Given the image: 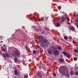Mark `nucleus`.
<instances>
[{
    "mask_svg": "<svg viewBox=\"0 0 78 78\" xmlns=\"http://www.w3.org/2000/svg\"><path fill=\"white\" fill-rule=\"evenodd\" d=\"M66 76H67V77H69V76H70V74H69V73H68V74L66 75Z\"/></svg>",
    "mask_w": 78,
    "mask_h": 78,
    "instance_id": "obj_21",
    "label": "nucleus"
},
{
    "mask_svg": "<svg viewBox=\"0 0 78 78\" xmlns=\"http://www.w3.org/2000/svg\"><path fill=\"white\" fill-rule=\"evenodd\" d=\"M2 51H5V49L4 48H2Z\"/></svg>",
    "mask_w": 78,
    "mask_h": 78,
    "instance_id": "obj_19",
    "label": "nucleus"
},
{
    "mask_svg": "<svg viewBox=\"0 0 78 78\" xmlns=\"http://www.w3.org/2000/svg\"><path fill=\"white\" fill-rule=\"evenodd\" d=\"M73 43L74 44H76L77 42H76L75 41H73Z\"/></svg>",
    "mask_w": 78,
    "mask_h": 78,
    "instance_id": "obj_20",
    "label": "nucleus"
},
{
    "mask_svg": "<svg viewBox=\"0 0 78 78\" xmlns=\"http://www.w3.org/2000/svg\"><path fill=\"white\" fill-rule=\"evenodd\" d=\"M53 76H56V74L55 73H54L53 74Z\"/></svg>",
    "mask_w": 78,
    "mask_h": 78,
    "instance_id": "obj_27",
    "label": "nucleus"
},
{
    "mask_svg": "<svg viewBox=\"0 0 78 78\" xmlns=\"http://www.w3.org/2000/svg\"><path fill=\"white\" fill-rule=\"evenodd\" d=\"M59 60L60 62H64V59H59Z\"/></svg>",
    "mask_w": 78,
    "mask_h": 78,
    "instance_id": "obj_11",
    "label": "nucleus"
},
{
    "mask_svg": "<svg viewBox=\"0 0 78 78\" xmlns=\"http://www.w3.org/2000/svg\"><path fill=\"white\" fill-rule=\"evenodd\" d=\"M74 61H76V60H77V58H76V57L74 58Z\"/></svg>",
    "mask_w": 78,
    "mask_h": 78,
    "instance_id": "obj_23",
    "label": "nucleus"
},
{
    "mask_svg": "<svg viewBox=\"0 0 78 78\" xmlns=\"http://www.w3.org/2000/svg\"><path fill=\"white\" fill-rule=\"evenodd\" d=\"M76 22H78V19H77L76 20Z\"/></svg>",
    "mask_w": 78,
    "mask_h": 78,
    "instance_id": "obj_33",
    "label": "nucleus"
},
{
    "mask_svg": "<svg viewBox=\"0 0 78 78\" xmlns=\"http://www.w3.org/2000/svg\"><path fill=\"white\" fill-rule=\"evenodd\" d=\"M14 72L15 75H16L17 74V70H15L14 71Z\"/></svg>",
    "mask_w": 78,
    "mask_h": 78,
    "instance_id": "obj_15",
    "label": "nucleus"
},
{
    "mask_svg": "<svg viewBox=\"0 0 78 78\" xmlns=\"http://www.w3.org/2000/svg\"><path fill=\"white\" fill-rule=\"evenodd\" d=\"M67 21H68V22H69V21H70V19H69V18H68L67 19Z\"/></svg>",
    "mask_w": 78,
    "mask_h": 78,
    "instance_id": "obj_30",
    "label": "nucleus"
},
{
    "mask_svg": "<svg viewBox=\"0 0 78 78\" xmlns=\"http://www.w3.org/2000/svg\"><path fill=\"white\" fill-rule=\"evenodd\" d=\"M3 46H5V45H4Z\"/></svg>",
    "mask_w": 78,
    "mask_h": 78,
    "instance_id": "obj_37",
    "label": "nucleus"
},
{
    "mask_svg": "<svg viewBox=\"0 0 78 78\" xmlns=\"http://www.w3.org/2000/svg\"><path fill=\"white\" fill-rule=\"evenodd\" d=\"M67 58H68V59H70V58L71 57V55L69 54H67Z\"/></svg>",
    "mask_w": 78,
    "mask_h": 78,
    "instance_id": "obj_10",
    "label": "nucleus"
},
{
    "mask_svg": "<svg viewBox=\"0 0 78 78\" xmlns=\"http://www.w3.org/2000/svg\"><path fill=\"white\" fill-rule=\"evenodd\" d=\"M14 61H15V62H17V58H15L14 59Z\"/></svg>",
    "mask_w": 78,
    "mask_h": 78,
    "instance_id": "obj_25",
    "label": "nucleus"
},
{
    "mask_svg": "<svg viewBox=\"0 0 78 78\" xmlns=\"http://www.w3.org/2000/svg\"><path fill=\"white\" fill-rule=\"evenodd\" d=\"M2 42H3V41H2L1 42V43H2Z\"/></svg>",
    "mask_w": 78,
    "mask_h": 78,
    "instance_id": "obj_34",
    "label": "nucleus"
},
{
    "mask_svg": "<svg viewBox=\"0 0 78 78\" xmlns=\"http://www.w3.org/2000/svg\"><path fill=\"white\" fill-rule=\"evenodd\" d=\"M52 50L54 55H58V54H59V51H58L56 48H54L52 49Z\"/></svg>",
    "mask_w": 78,
    "mask_h": 78,
    "instance_id": "obj_4",
    "label": "nucleus"
},
{
    "mask_svg": "<svg viewBox=\"0 0 78 78\" xmlns=\"http://www.w3.org/2000/svg\"><path fill=\"white\" fill-rule=\"evenodd\" d=\"M62 12V13H63V12Z\"/></svg>",
    "mask_w": 78,
    "mask_h": 78,
    "instance_id": "obj_35",
    "label": "nucleus"
},
{
    "mask_svg": "<svg viewBox=\"0 0 78 78\" xmlns=\"http://www.w3.org/2000/svg\"><path fill=\"white\" fill-rule=\"evenodd\" d=\"M1 40H3V37H2V36H1Z\"/></svg>",
    "mask_w": 78,
    "mask_h": 78,
    "instance_id": "obj_32",
    "label": "nucleus"
},
{
    "mask_svg": "<svg viewBox=\"0 0 78 78\" xmlns=\"http://www.w3.org/2000/svg\"><path fill=\"white\" fill-rule=\"evenodd\" d=\"M48 53L49 54V55L51 54V51L50 50H48Z\"/></svg>",
    "mask_w": 78,
    "mask_h": 78,
    "instance_id": "obj_14",
    "label": "nucleus"
},
{
    "mask_svg": "<svg viewBox=\"0 0 78 78\" xmlns=\"http://www.w3.org/2000/svg\"><path fill=\"white\" fill-rule=\"evenodd\" d=\"M63 54L65 55V56H67V55L68 54V53L67 52H65L63 51Z\"/></svg>",
    "mask_w": 78,
    "mask_h": 78,
    "instance_id": "obj_8",
    "label": "nucleus"
},
{
    "mask_svg": "<svg viewBox=\"0 0 78 78\" xmlns=\"http://www.w3.org/2000/svg\"><path fill=\"white\" fill-rule=\"evenodd\" d=\"M59 71L61 74H63V73H65L66 72H68V69L64 66H61L59 68Z\"/></svg>",
    "mask_w": 78,
    "mask_h": 78,
    "instance_id": "obj_2",
    "label": "nucleus"
},
{
    "mask_svg": "<svg viewBox=\"0 0 78 78\" xmlns=\"http://www.w3.org/2000/svg\"><path fill=\"white\" fill-rule=\"evenodd\" d=\"M66 19V17L62 16L61 17L62 22H63Z\"/></svg>",
    "mask_w": 78,
    "mask_h": 78,
    "instance_id": "obj_6",
    "label": "nucleus"
},
{
    "mask_svg": "<svg viewBox=\"0 0 78 78\" xmlns=\"http://www.w3.org/2000/svg\"><path fill=\"white\" fill-rule=\"evenodd\" d=\"M25 48L26 49H27V48H28V46H27V45H26L25 46Z\"/></svg>",
    "mask_w": 78,
    "mask_h": 78,
    "instance_id": "obj_28",
    "label": "nucleus"
},
{
    "mask_svg": "<svg viewBox=\"0 0 78 78\" xmlns=\"http://www.w3.org/2000/svg\"><path fill=\"white\" fill-rule=\"evenodd\" d=\"M24 78H27L28 77V74H26L24 76Z\"/></svg>",
    "mask_w": 78,
    "mask_h": 78,
    "instance_id": "obj_9",
    "label": "nucleus"
},
{
    "mask_svg": "<svg viewBox=\"0 0 78 78\" xmlns=\"http://www.w3.org/2000/svg\"><path fill=\"white\" fill-rule=\"evenodd\" d=\"M57 48L59 50H61V47L58 46Z\"/></svg>",
    "mask_w": 78,
    "mask_h": 78,
    "instance_id": "obj_12",
    "label": "nucleus"
},
{
    "mask_svg": "<svg viewBox=\"0 0 78 78\" xmlns=\"http://www.w3.org/2000/svg\"><path fill=\"white\" fill-rule=\"evenodd\" d=\"M12 55L13 56H19L20 55L19 51L17 49L14 51L12 53Z\"/></svg>",
    "mask_w": 78,
    "mask_h": 78,
    "instance_id": "obj_3",
    "label": "nucleus"
},
{
    "mask_svg": "<svg viewBox=\"0 0 78 78\" xmlns=\"http://www.w3.org/2000/svg\"><path fill=\"white\" fill-rule=\"evenodd\" d=\"M59 25H60L59 23H57L56 25H55V26L56 27H59Z\"/></svg>",
    "mask_w": 78,
    "mask_h": 78,
    "instance_id": "obj_17",
    "label": "nucleus"
},
{
    "mask_svg": "<svg viewBox=\"0 0 78 78\" xmlns=\"http://www.w3.org/2000/svg\"><path fill=\"white\" fill-rule=\"evenodd\" d=\"M2 56L3 57H4V58H6V57H7V58H8V57L9 56V54L6 53H5V55L4 53H2Z\"/></svg>",
    "mask_w": 78,
    "mask_h": 78,
    "instance_id": "obj_5",
    "label": "nucleus"
},
{
    "mask_svg": "<svg viewBox=\"0 0 78 78\" xmlns=\"http://www.w3.org/2000/svg\"><path fill=\"white\" fill-rule=\"evenodd\" d=\"M64 38L65 39L67 40V39H68V37H67V36H65L64 37Z\"/></svg>",
    "mask_w": 78,
    "mask_h": 78,
    "instance_id": "obj_16",
    "label": "nucleus"
},
{
    "mask_svg": "<svg viewBox=\"0 0 78 78\" xmlns=\"http://www.w3.org/2000/svg\"><path fill=\"white\" fill-rule=\"evenodd\" d=\"M71 29L72 30H75V28L73 27H71Z\"/></svg>",
    "mask_w": 78,
    "mask_h": 78,
    "instance_id": "obj_22",
    "label": "nucleus"
},
{
    "mask_svg": "<svg viewBox=\"0 0 78 78\" xmlns=\"http://www.w3.org/2000/svg\"><path fill=\"white\" fill-rule=\"evenodd\" d=\"M58 10H61V7H60L59 6H58Z\"/></svg>",
    "mask_w": 78,
    "mask_h": 78,
    "instance_id": "obj_26",
    "label": "nucleus"
},
{
    "mask_svg": "<svg viewBox=\"0 0 78 78\" xmlns=\"http://www.w3.org/2000/svg\"><path fill=\"white\" fill-rule=\"evenodd\" d=\"M73 71H71L70 72V74H71V75H73Z\"/></svg>",
    "mask_w": 78,
    "mask_h": 78,
    "instance_id": "obj_24",
    "label": "nucleus"
},
{
    "mask_svg": "<svg viewBox=\"0 0 78 78\" xmlns=\"http://www.w3.org/2000/svg\"><path fill=\"white\" fill-rule=\"evenodd\" d=\"M74 51L75 53H78V50L77 49H74Z\"/></svg>",
    "mask_w": 78,
    "mask_h": 78,
    "instance_id": "obj_13",
    "label": "nucleus"
},
{
    "mask_svg": "<svg viewBox=\"0 0 78 78\" xmlns=\"http://www.w3.org/2000/svg\"><path fill=\"white\" fill-rule=\"evenodd\" d=\"M76 26L78 28V24L76 23Z\"/></svg>",
    "mask_w": 78,
    "mask_h": 78,
    "instance_id": "obj_31",
    "label": "nucleus"
},
{
    "mask_svg": "<svg viewBox=\"0 0 78 78\" xmlns=\"http://www.w3.org/2000/svg\"><path fill=\"white\" fill-rule=\"evenodd\" d=\"M75 74L76 75H78V73L77 72H76L75 73Z\"/></svg>",
    "mask_w": 78,
    "mask_h": 78,
    "instance_id": "obj_29",
    "label": "nucleus"
},
{
    "mask_svg": "<svg viewBox=\"0 0 78 78\" xmlns=\"http://www.w3.org/2000/svg\"><path fill=\"white\" fill-rule=\"evenodd\" d=\"M41 66H39V67H40V68H41Z\"/></svg>",
    "mask_w": 78,
    "mask_h": 78,
    "instance_id": "obj_36",
    "label": "nucleus"
},
{
    "mask_svg": "<svg viewBox=\"0 0 78 78\" xmlns=\"http://www.w3.org/2000/svg\"><path fill=\"white\" fill-rule=\"evenodd\" d=\"M44 38L42 36H39L38 41H36L35 42L37 44H39V42L41 46L42 47H45L47 44V40H44Z\"/></svg>",
    "mask_w": 78,
    "mask_h": 78,
    "instance_id": "obj_1",
    "label": "nucleus"
},
{
    "mask_svg": "<svg viewBox=\"0 0 78 78\" xmlns=\"http://www.w3.org/2000/svg\"><path fill=\"white\" fill-rule=\"evenodd\" d=\"M33 53H34V54H36L37 52L35 51H33Z\"/></svg>",
    "mask_w": 78,
    "mask_h": 78,
    "instance_id": "obj_18",
    "label": "nucleus"
},
{
    "mask_svg": "<svg viewBox=\"0 0 78 78\" xmlns=\"http://www.w3.org/2000/svg\"><path fill=\"white\" fill-rule=\"evenodd\" d=\"M37 75H38L40 77V78H41V77H42V74L40 73H39L37 74Z\"/></svg>",
    "mask_w": 78,
    "mask_h": 78,
    "instance_id": "obj_7",
    "label": "nucleus"
}]
</instances>
